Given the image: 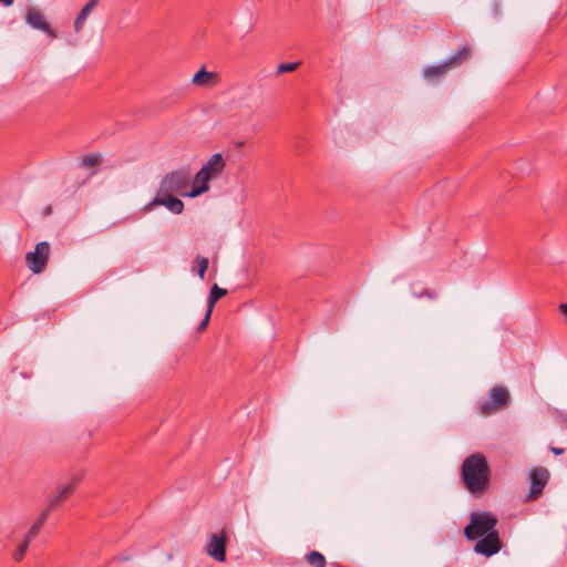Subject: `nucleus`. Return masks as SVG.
<instances>
[{
  "label": "nucleus",
  "instance_id": "f257e3e1",
  "mask_svg": "<svg viewBox=\"0 0 567 567\" xmlns=\"http://www.w3.org/2000/svg\"><path fill=\"white\" fill-rule=\"evenodd\" d=\"M461 482L473 496H482L491 484V468L486 457L474 453L464 458L460 467Z\"/></svg>",
  "mask_w": 567,
  "mask_h": 567
},
{
  "label": "nucleus",
  "instance_id": "f03ea898",
  "mask_svg": "<svg viewBox=\"0 0 567 567\" xmlns=\"http://www.w3.org/2000/svg\"><path fill=\"white\" fill-rule=\"evenodd\" d=\"M498 519L496 515L492 512H474L470 515V522L464 527L463 534L464 537L470 540H476L480 537L488 535V533L497 532Z\"/></svg>",
  "mask_w": 567,
  "mask_h": 567
},
{
  "label": "nucleus",
  "instance_id": "7ed1b4c3",
  "mask_svg": "<svg viewBox=\"0 0 567 567\" xmlns=\"http://www.w3.org/2000/svg\"><path fill=\"white\" fill-rule=\"evenodd\" d=\"M84 478L83 471H74L70 477L64 482H59L56 487L51 492L48 497V508L50 512L54 511L63 503H65L79 487Z\"/></svg>",
  "mask_w": 567,
  "mask_h": 567
},
{
  "label": "nucleus",
  "instance_id": "20e7f679",
  "mask_svg": "<svg viewBox=\"0 0 567 567\" xmlns=\"http://www.w3.org/2000/svg\"><path fill=\"white\" fill-rule=\"evenodd\" d=\"M190 182V174L186 169H177L167 173L161 181L157 192L167 194H178L186 196L187 187Z\"/></svg>",
  "mask_w": 567,
  "mask_h": 567
},
{
  "label": "nucleus",
  "instance_id": "39448f33",
  "mask_svg": "<svg viewBox=\"0 0 567 567\" xmlns=\"http://www.w3.org/2000/svg\"><path fill=\"white\" fill-rule=\"evenodd\" d=\"M509 400V392L505 386L494 385L488 392L487 401L478 404V413L485 416L491 415L496 411L506 408Z\"/></svg>",
  "mask_w": 567,
  "mask_h": 567
},
{
  "label": "nucleus",
  "instance_id": "423d86ee",
  "mask_svg": "<svg viewBox=\"0 0 567 567\" xmlns=\"http://www.w3.org/2000/svg\"><path fill=\"white\" fill-rule=\"evenodd\" d=\"M49 256L50 244L48 241L38 243L34 251L25 255L28 268L35 275L41 274L47 268Z\"/></svg>",
  "mask_w": 567,
  "mask_h": 567
},
{
  "label": "nucleus",
  "instance_id": "0eeeda50",
  "mask_svg": "<svg viewBox=\"0 0 567 567\" xmlns=\"http://www.w3.org/2000/svg\"><path fill=\"white\" fill-rule=\"evenodd\" d=\"M24 21L32 29L44 32L50 39L58 38L56 31L47 21V18L43 14V12L37 7H30L27 9L24 14Z\"/></svg>",
  "mask_w": 567,
  "mask_h": 567
},
{
  "label": "nucleus",
  "instance_id": "6e6552de",
  "mask_svg": "<svg viewBox=\"0 0 567 567\" xmlns=\"http://www.w3.org/2000/svg\"><path fill=\"white\" fill-rule=\"evenodd\" d=\"M154 206H164L173 214H182L184 210V203L175 196V194L158 193L155 197L147 203L142 210L144 213L151 212Z\"/></svg>",
  "mask_w": 567,
  "mask_h": 567
},
{
  "label": "nucleus",
  "instance_id": "1a4fd4ad",
  "mask_svg": "<svg viewBox=\"0 0 567 567\" xmlns=\"http://www.w3.org/2000/svg\"><path fill=\"white\" fill-rule=\"evenodd\" d=\"M503 547V542L499 537L498 532L488 533L483 537L476 539L474 545V551L485 557H491L497 554Z\"/></svg>",
  "mask_w": 567,
  "mask_h": 567
},
{
  "label": "nucleus",
  "instance_id": "9d476101",
  "mask_svg": "<svg viewBox=\"0 0 567 567\" xmlns=\"http://www.w3.org/2000/svg\"><path fill=\"white\" fill-rule=\"evenodd\" d=\"M529 478L530 488L526 496L527 502L535 501L542 495L543 489L549 480V472L545 467H536L530 472Z\"/></svg>",
  "mask_w": 567,
  "mask_h": 567
},
{
  "label": "nucleus",
  "instance_id": "9b49d317",
  "mask_svg": "<svg viewBox=\"0 0 567 567\" xmlns=\"http://www.w3.org/2000/svg\"><path fill=\"white\" fill-rule=\"evenodd\" d=\"M227 536L223 529L219 534H212L206 546L207 554L219 563L226 560Z\"/></svg>",
  "mask_w": 567,
  "mask_h": 567
},
{
  "label": "nucleus",
  "instance_id": "f8f14e48",
  "mask_svg": "<svg viewBox=\"0 0 567 567\" xmlns=\"http://www.w3.org/2000/svg\"><path fill=\"white\" fill-rule=\"evenodd\" d=\"M226 168V162L220 153L212 155L208 161L199 169L207 175L212 181L221 176Z\"/></svg>",
  "mask_w": 567,
  "mask_h": 567
},
{
  "label": "nucleus",
  "instance_id": "ddd939ff",
  "mask_svg": "<svg viewBox=\"0 0 567 567\" xmlns=\"http://www.w3.org/2000/svg\"><path fill=\"white\" fill-rule=\"evenodd\" d=\"M212 179L203 172L198 171L193 179L192 188L186 197H197L209 190V182Z\"/></svg>",
  "mask_w": 567,
  "mask_h": 567
},
{
  "label": "nucleus",
  "instance_id": "4468645a",
  "mask_svg": "<svg viewBox=\"0 0 567 567\" xmlns=\"http://www.w3.org/2000/svg\"><path fill=\"white\" fill-rule=\"evenodd\" d=\"M472 55V48L465 43L462 44L455 53H453L447 60L444 62L450 69L458 68L463 64L464 61L468 60Z\"/></svg>",
  "mask_w": 567,
  "mask_h": 567
},
{
  "label": "nucleus",
  "instance_id": "2eb2a0df",
  "mask_svg": "<svg viewBox=\"0 0 567 567\" xmlns=\"http://www.w3.org/2000/svg\"><path fill=\"white\" fill-rule=\"evenodd\" d=\"M219 75L216 72H208L205 68H202L193 76V84L197 86H213L217 83Z\"/></svg>",
  "mask_w": 567,
  "mask_h": 567
},
{
  "label": "nucleus",
  "instance_id": "dca6fc26",
  "mask_svg": "<svg viewBox=\"0 0 567 567\" xmlns=\"http://www.w3.org/2000/svg\"><path fill=\"white\" fill-rule=\"evenodd\" d=\"M450 70L451 69L446 65V63L443 62V63H440L437 65H431V66L424 68L423 69V76H424L425 80H427L430 82H437L442 78H444L445 74Z\"/></svg>",
  "mask_w": 567,
  "mask_h": 567
},
{
  "label": "nucleus",
  "instance_id": "f3484780",
  "mask_svg": "<svg viewBox=\"0 0 567 567\" xmlns=\"http://www.w3.org/2000/svg\"><path fill=\"white\" fill-rule=\"evenodd\" d=\"M99 2H100V0H90L81 9V11L76 16V18L74 20V24H73L74 25V31L76 33L81 32V30L83 29V27L85 24V21H86L89 14L96 8Z\"/></svg>",
  "mask_w": 567,
  "mask_h": 567
},
{
  "label": "nucleus",
  "instance_id": "a211bd4d",
  "mask_svg": "<svg viewBox=\"0 0 567 567\" xmlns=\"http://www.w3.org/2000/svg\"><path fill=\"white\" fill-rule=\"evenodd\" d=\"M50 513H51V512H50L48 508H45V509H44V511H43V512L38 516V518H37V519H35V522L32 524V526L30 527V529L28 530V533H27V535H25V537H28V539H31V540H32V539H34V538L38 536V534H39L40 529H41V528L43 527V525L45 524V522H47V519H48V517H49V514H50Z\"/></svg>",
  "mask_w": 567,
  "mask_h": 567
},
{
  "label": "nucleus",
  "instance_id": "6ab92c4d",
  "mask_svg": "<svg viewBox=\"0 0 567 567\" xmlns=\"http://www.w3.org/2000/svg\"><path fill=\"white\" fill-rule=\"evenodd\" d=\"M227 295V290L214 284L207 298V310L213 311L216 302Z\"/></svg>",
  "mask_w": 567,
  "mask_h": 567
},
{
  "label": "nucleus",
  "instance_id": "aec40b11",
  "mask_svg": "<svg viewBox=\"0 0 567 567\" xmlns=\"http://www.w3.org/2000/svg\"><path fill=\"white\" fill-rule=\"evenodd\" d=\"M305 559L311 567H326L327 565L324 556L317 550L307 554Z\"/></svg>",
  "mask_w": 567,
  "mask_h": 567
},
{
  "label": "nucleus",
  "instance_id": "412c9836",
  "mask_svg": "<svg viewBox=\"0 0 567 567\" xmlns=\"http://www.w3.org/2000/svg\"><path fill=\"white\" fill-rule=\"evenodd\" d=\"M31 539H28V537H24V539L19 544L17 549L12 554V558L14 561L20 563L28 551L29 545Z\"/></svg>",
  "mask_w": 567,
  "mask_h": 567
},
{
  "label": "nucleus",
  "instance_id": "4be33fe9",
  "mask_svg": "<svg viewBox=\"0 0 567 567\" xmlns=\"http://www.w3.org/2000/svg\"><path fill=\"white\" fill-rule=\"evenodd\" d=\"M194 264L197 266V274L199 278L203 280L205 278L206 270L208 268V258L197 256L194 260Z\"/></svg>",
  "mask_w": 567,
  "mask_h": 567
},
{
  "label": "nucleus",
  "instance_id": "5701e85b",
  "mask_svg": "<svg viewBox=\"0 0 567 567\" xmlns=\"http://www.w3.org/2000/svg\"><path fill=\"white\" fill-rule=\"evenodd\" d=\"M101 157L102 156H101L100 153H91V154L85 155L84 157H82L80 165L83 166V167L95 166V165H97L100 163Z\"/></svg>",
  "mask_w": 567,
  "mask_h": 567
},
{
  "label": "nucleus",
  "instance_id": "b1692460",
  "mask_svg": "<svg viewBox=\"0 0 567 567\" xmlns=\"http://www.w3.org/2000/svg\"><path fill=\"white\" fill-rule=\"evenodd\" d=\"M300 63H301L300 61L291 62V63H280L277 68V74L293 72L299 68Z\"/></svg>",
  "mask_w": 567,
  "mask_h": 567
},
{
  "label": "nucleus",
  "instance_id": "393cba45",
  "mask_svg": "<svg viewBox=\"0 0 567 567\" xmlns=\"http://www.w3.org/2000/svg\"><path fill=\"white\" fill-rule=\"evenodd\" d=\"M212 312L213 311L206 310L205 317L203 318V320L199 322V324L197 327L198 332H203L207 329Z\"/></svg>",
  "mask_w": 567,
  "mask_h": 567
},
{
  "label": "nucleus",
  "instance_id": "a878e982",
  "mask_svg": "<svg viewBox=\"0 0 567 567\" xmlns=\"http://www.w3.org/2000/svg\"><path fill=\"white\" fill-rule=\"evenodd\" d=\"M492 14L495 18H497L498 16L502 14V7H501L499 2H497V1L493 2V4H492Z\"/></svg>",
  "mask_w": 567,
  "mask_h": 567
},
{
  "label": "nucleus",
  "instance_id": "bb28decb",
  "mask_svg": "<svg viewBox=\"0 0 567 567\" xmlns=\"http://www.w3.org/2000/svg\"><path fill=\"white\" fill-rule=\"evenodd\" d=\"M417 298L427 297L433 298L434 295L429 289H423L420 293H415Z\"/></svg>",
  "mask_w": 567,
  "mask_h": 567
},
{
  "label": "nucleus",
  "instance_id": "cd10ccee",
  "mask_svg": "<svg viewBox=\"0 0 567 567\" xmlns=\"http://www.w3.org/2000/svg\"><path fill=\"white\" fill-rule=\"evenodd\" d=\"M550 451L555 454V455H563L565 453V449L563 447H555V446H551L550 447Z\"/></svg>",
  "mask_w": 567,
  "mask_h": 567
},
{
  "label": "nucleus",
  "instance_id": "c85d7f7f",
  "mask_svg": "<svg viewBox=\"0 0 567 567\" xmlns=\"http://www.w3.org/2000/svg\"><path fill=\"white\" fill-rule=\"evenodd\" d=\"M558 309H559V312H560L563 316H565V317H566V319H567V303H560Z\"/></svg>",
  "mask_w": 567,
  "mask_h": 567
},
{
  "label": "nucleus",
  "instance_id": "c756f323",
  "mask_svg": "<svg viewBox=\"0 0 567 567\" xmlns=\"http://www.w3.org/2000/svg\"><path fill=\"white\" fill-rule=\"evenodd\" d=\"M14 0H0V3H2L4 7H10L13 4Z\"/></svg>",
  "mask_w": 567,
  "mask_h": 567
},
{
  "label": "nucleus",
  "instance_id": "7c9ffc66",
  "mask_svg": "<svg viewBox=\"0 0 567 567\" xmlns=\"http://www.w3.org/2000/svg\"><path fill=\"white\" fill-rule=\"evenodd\" d=\"M51 210H52L51 206H48V207L45 208V210H44V215H45V216L50 215V214H51Z\"/></svg>",
  "mask_w": 567,
  "mask_h": 567
}]
</instances>
